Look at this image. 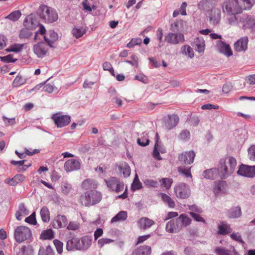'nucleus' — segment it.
<instances>
[{"label": "nucleus", "mask_w": 255, "mask_h": 255, "mask_svg": "<svg viewBox=\"0 0 255 255\" xmlns=\"http://www.w3.org/2000/svg\"><path fill=\"white\" fill-rule=\"evenodd\" d=\"M249 39L247 36L241 37L234 44V49L238 52H245L248 48Z\"/></svg>", "instance_id": "obj_17"}, {"label": "nucleus", "mask_w": 255, "mask_h": 255, "mask_svg": "<svg viewBox=\"0 0 255 255\" xmlns=\"http://www.w3.org/2000/svg\"><path fill=\"white\" fill-rule=\"evenodd\" d=\"M102 198L100 192L92 190L86 192L80 196V201L82 205L89 207L99 203Z\"/></svg>", "instance_id": "obj_2"}, {"label": "nucleus", "mask_w": 255, "mask_h": 255, "mask_svg": "<svg viewBox=\"0 0 255 255\" xmlns=\"http://www.w3.org/2000/svg\"><path fill=\"white\" fill-rule=\"evenodd\" d=\"M142 42V39L140 38H132L127 45L128 48H132L135 45H140Z\"/></svg>", "instance_id": "obj_54"}, {"label": "nucleus", "mask_w": 255, "mask_h": 255, "mask_svg": "<svg viewBox=\"0 0 255 255\" xmlns=\"http://www.w3.org/2000/svg\"><path fill=\"white\" fill-rule=\"evenodd\" d=\"M16 255H34V251L30 246H24L18 249Z\"/></svg>", "instance_id": "obj_40"}, {"label": "nucleus", "mask_w": 255, "mask_h": 255, "mask_svg": "<svg viewBox=\"0 0 255 255\" xmlns=\"http://www.w3.org/2000/svg\"><path fill=\"white\" fill-rule=\"evenodd\" d=\"M114 242V240L108 239V238H102L98 241V245L99 248H101L103 247L105 245L110 244Z\"/></svg>", "instance_id": "obj_53"}, {"label": "nucleus", "mask_w": 255, "mask_h": 255, "mask_svg": "<svg viewBox=\"0 0 255 255\" xmlns=\"http://www.w3.org/2000/svg\"><path fill=\"white\" fill-rule=\"evenodd\" d=\"M202 175L206 179H214L218 177L220 178V171L218 167L212 168L204 171Z\"/></svg>", "instance_id": "obj_24"}, {"label": "nucleus", "mask_w": 255, "mask_h": 255, "mask_svg": "<svg viewBox=\"0 0 255 255\" xmlns=\"http://www.w3.org/2000/svg\"><path fill=\"white\" fill-rule=\"evenodd\" d=\"M26 82V79L22 76L17 75L13 81L12 85L14 87H18Z\"/></svg>", "instance_id": "obj_49"}, {"label": "nucleus", "mask_w": 255, "mask_h": 255, "mask_svg": "<svg viewBox=\"0 0 255 255\" xmlns=\"http://www.w3.org/2000/svg\"><path fill=\"white\" fill-rule=\"evenodd\" d=\"M181 53L190 59L193 58L194 56L193 49L189 45H185L181 47Z\"/></svg>", "instance_id": "obj_38"}, {"label": "nucleus", "mask_w": 255, "mask_h": 255, "mask_svg": "<svg viewBox=\"0 0 255 255\" xmlns=\"http://www.w3.org/2000/svg\"><path fill=\"white\" fill-rule=\"evenodd\" d=\"M248 156L251 160L255 161V145H253L248 149Z\"/></svg>", "instance_id": "obj_59"}, {"label": "nucleus", "mask_w": 255, "mask_h": 255, "mask_svg": "<svg viewBox=\"0 0 255 255\" xmlns=\"http://www.w3.org/2000/svg\"><path fill=\"white\" fill-rule=\"evenodd\" d=\"M25 179V177L21 174H16L12 178H7L4 179V183L10 186H15L18 184L23 182Z\"/></svg>", "instance_id": "obj_23"}, {"label": "nucleus", "mask_w": 255, "mask_h": 255, "mask_svg": "<svg viewBox=\"0 0 255 255\" xmlns=\"http://www.w3.org/2000/svg\"><path fill=\"white\" fill-rule=\"evenodd\" d=\"M48 46L46 43L38 42L33 45V51L37 57L42 58L46 55L48 50Z\"/></svg>", "instance_id": "obj_10"}, {"label": "nucleus", "mask_w": 255, "mask_h": 255, "mask_svg": "<svg viewBox=\"0 0 255 255\" xmlns=\"http://www.w3.org/2000/svg\"><path fill=\"white\" fill-rule=\"evenodd\" d=\"M156 142L153 151V157L158 160H162L160 153H164L166 152L165 147L159 141V137L157 132L155 134Z\"/></svg>", "instance_id": "obj_11"}, {"label": "nucleus", "mask_w": 255, "mask_h": 255, "mask_svg": "<svg viewBox=\"0 0 255 255\" xmlns=\"http://www.w3.org/2000/svg\"><path fill=\"white\" fill-rule=\"evenodd\" d=\"M215 47L219 52L224 54L227 57H230L233 55L230 45L221 40L217 41Z\"/></svg>", "instance_id": "obj_14"}, {"label": "nucleus", "mask_w": 255, "mask_h": 255, "mask_svg": "<svg viewBox=\"0 0 255 255\" xmlns=\"http://www.w3.org/2000/svg\"><path fill=\"white\" fill-rule=\"evenodd\" d=\"M116 170L124 177H128L130 174V168L128 164L125 162H120L117 164Z\"/></svg>", "instance_id": "obj_21"}, {"label": "nucleus", "mask_w": 255, "mask_h": 255, "mask_svg": "<svg viewBox=\"0 0 255 255\" xmlns=\"http://www.w3.org/2000/svg\"><path fill=\"white\" fill-rule=\"evenodd\" d=\"M144 184L148 187L156 188L158 186V182L153 179H147L144 180Z\"/></svg>", "instance_id": "obj_58"}, {"label": "nucleus", "mask_w": 255, "mask_h": 255, "mask_svg": "<svg viewBox=\"0 0 255 255\" xmlns=\"http://www.w3.org/2000/svg\"><path fill=\"white\" fill-rule=\"evenodd\" d=\"M160 196L162 201L166 204L168 206L171 208H173L175 206V202L173 199L168 195L165 193H160Z\"/></svg>", "instance_id": "obj_39"}, {"label": "nucleus", "mask_w": 255, "mask_h": 255, "mask_svg": "<svg viewBox=\"0 0 255 255\" xmlns=\"http://www.w3.org/2000/svg\"><path fill=\"white\" fill-rule=\"evenodd\" d=\"M38 13L44 22L52 23L58 19V14L56 10L45 5L40 6L38 10Z\"/></svg>", "instance_id": "obj_3"}, {"label": "nucleus", "mask_w": 255, "mask_h": 255, "mask_svg": "<svg viewBox=\"0 0 255 255\" xmlns=\"http://www.w3.org/2000/svg\"><path fill=\"white\" fill-rule=\"evenodd\" d=\"M222 10L226 15H236L241 13V7L238 0H226L223 3Z\"/></svg>", "instance_id": "obj_4"}, {"label": "nucleus", "mask_w": 255, "mask_h": 255, "mask_svg": "<svg viewBox=\"0 0 255 255\" xmlns=\"http://www.w3.org/2000/svg\"><path fill=\"white\" fill-rule=\"evenodd\" d=\"M52 119L55 125L58 128L64 127L68 125L71 122V117L68 115H63L61 113L53 114Z\"/></svg>", "instance_id": "obj_8"}, {"label": "nucleus", "mask_w": 255, "mask_h": 255, "mask_svg": "<svg viewBox=\"0 0 255 255\" xmlns=\"http://www.w3.org/2000/svg\"><path fill=\"white\" fill-rule=\"evenodd\" d=\"M72 188L71 185L68 183H63L61 185L62 192L67 194L70 192Z\"/></svg>", "instance_id": "obj_61"}, {"label": "nucleus", "mask_w": 255, "mask_h": 255, "mask_svg": "<svg viewBox=\"0 0 255 255\" xmlns=\"http://www.w3.org/2000/svg\"><path fill=\"white\" fill-rule=\"evenodd\" d=\"M87 31V29L84 27H75L73 28L72 33L76 38L82 37Z\"/></svg>", "instance_id": "obj_42"}, {"label": "nucleus", "mask_w": 255, "mask_h": 255, "mask_svg": "<svg viewBox=\"0 0 255 255\" xmlns=\"http://www.w3.org/2000/svg\"><path fill=\"white\" fill-rule=\"evenodd\" d=\"M208 17L210 22L213 25L219 23L221 20V11L218 8L213 7L208 11Z\"/></svg>", "instance_id": "obj_16"}, {"label": "nucleus", "mask_w": 255, "mask_h": 255, "mask_svg": "<svg viewBox=\"0 0 255 255\" xmlns=\"http://www.w3.org/2000/svg\"><path fill=\"white\" fill-rule=\"evenodd\" d=\"M54 237L53 232L51 229L43 231L40 235V239L43 240H51Z\"/></svg>", "instance_id": "obj_47"}, {"label": "nucleus", "mask_w": 255, "mask_h": 255, "mask_svg": "<svg viewBox=\"0 0 255 255\" xmlns=\"http://www.w3.org/2000/svg\"><path fill=\"white\" fill-rule=\"evenodd\" d=\"M226 182L224 181H218L214 182L213 192L216 196L223 194L225 192Z\"/></svg>", "instance_id": "obj_25"}, {"label": "nucleus", "mask_w": 255, "mask_h": 255, "mask_svg": "<svg viewBox=\"0 0 255 255\" xmlns=\"http://www.w3.org/2000/svg\"><path fill=\"white\" fill-rule=\"evenodd\" d=\"M195 154L193 151L186 152L180 154L178 159L180 161L186 164H190L193 162Z\"/></svg>", "instance_id": "obj_22"}, {"label": "nucleus", "mask_w": 255, "mask_h": 255, "mask_svg": "<svg viewBox=\"0 0 255 255\" xmlns=\"http://www.w3.org/2000/svg\"><path fill=\"white\" fill-rule=\"evenodd\" d=\"M177 219L179 224L181 225V228L187 226L191 224V219L185 214H181Z\"/></svg>", "instance_id": "obj_43"}, {"label": "nucleus", "mask_w": 255, "mask_h": 255, "mask_svg": "<svg viewBox=\"0 0 255 255\" xmlns=\"http://www.w3.org/2000/svg\"><path fill=\"white\" fill-rule=\"evenodd\" d=\"M68 220L65 216L58 215L52 221L53 227L55 229H60L67 225Z\"/></svg>", "instance_id": "obj_20"}, {"label": "nucleus", "mask_w": 255, "mask_h": 255, "mask_svg": "<svg viewBox=\"0 0 255 255\" xmlns=\"http://www.w3.org/2000/svg\"><path fill=\"white\" fill-rule=\"evenodd\" d=\"M240 22L243 23L245 28L253 29L255 26V19L250 15L243 14L240 16Z\"/></svg>", "instance_id": "obj_15"}, {"label": "nucleus", "mask_w": 255, "mask_h": 255, "mask_svg": "<svg viewBox=\"0 0 255 255\" xmlns=\"http://www.w3.org/2000/svg\"><path fill=\"white\" fill-rule=\"evenodd\" d=\"M32 236L31 230L27 227L20 226L14 230V237L15 241L19 243L29 239Z\"/></svg>", "instance_id": "obj_5"}, {"label": "nucleus", "mask_w": 255, "mask_h": 255, "mask_svg": "<svg viewBox=\"0 0 255 255\" xmlns=\"http://www.w3.org/2000/svg\"><path fill=\"white\" fill-rule=\"evenodd\" d=\"M148 135L146 132H142L137 139V143L141 146H145L149 144Z\"/></svg>", "instance_id": "obj_36"}, {"label": "nucleus", "mask_w": 255, "mask_h": 255, "mask_svg": "<svg viewBox=\"0 0 255 255\" xmlns=\"http://www.w3.org/2000/svg\"><path fill=\"white\" fill-rule=\"evenodd\" d=\"M28 214L29 212L24 204L21 203L18 206V210L15 213V217L17 220L20 221L23 217L27 215Z\"/></svg>", "instance_id": "obj_33"}, {"label": "nucleus", "mask_w": 255, "mask_h": 255, "mask_svg": "<svg viewBox=\"0 0 255 255\" xmlns=\"http://www.w3.org/2000/svg\"><path fill=\"white\" fill-rule=\"evenodd\" d=\"M0 60L4 62H14L16 61V59L13 58V55L9 54L5 56L0 57Z\"/></svg>", "instance_id": "obj_60"}, {"label": "nucleus", "mask_w": 255, "mask_h": 255, "mask_svg": "<svg viewBox=\"0 0 255 255\" xmlns=\"http://www.w3.org/2000/svg\"><path fill=\"white\" fill-rule=\"evenodd\" d=\"M58 38L57 33L53 30H49L48 32L47 35L44 37L45 42L50 47H52L53 46V45L54 42L58 39Z\"/></svg>", "instance_id": "obj_30"}, {"label": "nucleus", "mask_w": 255, "mask_h": 255, "mask_svg": "<svg viewBox=\"0 0 255 255\" xmlns=\"http://www.w3.org/2000/svg\"><path fill=\"white\" fill-rule=\"evenodd\" d=\"M53 243L58 253L61 254L63 252V243L58 240H54Z\"/></svg>", "instance_id": "obj_56"}, {"label": "nucleus", "mask_w": 255, "mask_h": 255, "mask_svg": "<svg viewBox=\"0 0 255 255\" xmlns=\"http://www.w3.org/2000/svg\"><path fill=\"white\" fill-rule=\"evenodd\" d=\"M78 238L70 237L67 239L66 249L68 251H78Z\"/></svg>", "instance_id": "obj_27"}, {"label": "nucleus", "mask_w": 255, "mask_h": 255, "mask_svg": "<svg viewBox=\"0 0 255 255\" xmlns=\"http://www.w3.org/2000/svg\"><path fill=\"white\" fill-rule=\"evenodd\" d=\"M81 163L78 160L70 159L67 160L64 165V168L66 172L77 170L80 168Z\"/></svg>", "instance_id": "obj_18"}, {"label": "nucleus", "mask_w": 255, "mask_h": 255, "mask_svg": "<svg viewBox=\"0 0 255 255\" xmlns=\"http://www.w3.org/2000/svg\"><path fill=\"white\" fill-rule=\"evenodd\" d=\"M25 44L16 43L10 45L6 49L7 52L18 53L23 49Z\"/></svg>", "instance_id": "obj_45"}, {"label": "nucleus", "mask_w": 255, "mask_h": 255, "mask_svg": "<svg viewBox=\"0 0 255 255\" xmlns=\"http://www.w3.org/2000/svg\"><path fill=\"white\" fill-rule=\"evenodd\" d=\"M87 0H85L83 2L84 9L85 10L91 12L93 9H97V6L95 4L89 5L87 4Z\"/></svg>", "instance_id": "obj_63"}, {"label": "nucleus", "mask_w": 255, "mask_h": 255, "mask_svg": "<svg viewBox=\"0 0 255 255\" xmlns=\"http://www.w3.org/2000/svg\"><path fill=\"white\" fill-rule=\"evenodd\" d=\"M255 3V0H242L240 4L241 7V12L243 10L251 9Z\"/></svg>", "instance_id": "obj_41"}, {"label": "nucleus", "mask_w": 255, "mask_h": 255, "mask_svg": "<svg viewBox=\"0 0 255 255\" xmlns=\"http://www.w3.org/2000/svg\"><path fill=\"white\" fill-rule=\"evenodd\" d=\"M174 192L179 199H186L191 194L189 186L185 183H177L174 187Z\"/></svg>", "instance_id": "obj_7"}, {"label": "nucleus", "mask_w": 255, "mask_h": 255, "mask_svg": "<svg viewBox=\"0 0 255 255\" xmlns=\"http://www.w3.org/2000/svg\"><path fill=\"white\" fill-rule=\"evenodd\" d=\"M82 188L84 190L95 189L97 187V183L92 179H87L82 182Z\"/></svg>", "instance_id": "obj_35"}, {"label": "nucleus", "mask_w": 255, "mask_h": 255, "mask_svg": "<svg viewBox=\"0 0 255 255\" xmlns=\"http://www.w3.org/2000/svg\"><path fill=\"white\" fill-rule=\"evenodd\" d=\"M237 166V160L232 156H226L221 158L218 165L220 171V178L226 179L232 174Z\"/></svg>", "instance_id": "obj_1"}, {"label": "nucleus", "mask_w": 255, "mask_h": 255, "mask_svg": "<svg viewBox=\"0 0 255 255\" xmlns=\"http://www.w3.org/2000/svg\"><path fill=\"white\" fill-rule=\"evenodd\" d=\"M239 175L253 178L255 176V165L249 166L245 164H241L237 171Z\"/></svg>", "instance_id": "obj_9"}, {"label": "nucleus", "mask_w": 255, "mask_h": 255, "mask_svg": "<svg viewBox=\"0 0 255 255\" xmlns=\"http://www.w3.org/2000/svg\"><path fill=\"white\" fill-rule=\"evenodd\" d=\"M159 181L161 183V186L164 187L166 190L170 188L173 183V180L169 178H162Z\"/></svg>", "instance_id": "obj_48"}, {"label": "nucleus", "mask_w": 255, "mask_h": 255, "mask_svg": "<svg viewBox=\"0 0 255 255\" xmlns=\"http://www.w3.org/2000/svg\"><path fill=\"white\" fill-rule=\"evenodd\" d=\"M182 229L178 219H173L169 221L166 226V231L170 233H176Z\"/></svg>", "instance_id": "obj_19"}, {"label": "nucleus", "mask_w": 255, "mask_h": 255, "mask_svg": "<svg viewBox=\"0 0 255 255\" xmlns=\"http://www.w3.org/2000/svg\"><path fill=\"white\" fill-rule=\"evenodd\" d=\"M40 216L42 220L44 222H48L50 220V212L46 207H43L40 210Z\"/></svg>", "instance_id": "obj_46"}, {"label": "nucleus", "mask_w": 255, "mask_h": 255, "mask_svg": "<svg viewBox=\"0 0 255 255\" xmlns=\"http://www.w3.org/2000/svg\"><path fill=\"white\" fill-rule=\"evenodd\" d=\"M190 132L187 129L183 130L179 134V138L182 140H186L190 137Z\"/></svg>", "instance_id": "obj_62"}, {"label": "nucleus", "mask_w": 255, "mask_h": 255, "mask_svg": "<svg viewBox=\"0 0 255 255\" xmlns=\"http://www.w3.org/2000/svg\"><path fill=\"white\" fill-rule=\"evenodd\" d=\"M179 122V118L177 115H173L168 116L166 120L164 127L167 129L170 130L176 126Z\"/></svg>", "instance_id": "obj_28"}, {"label": "nucleus", "mask_w": 255, "mask_h": 255, "mask_svg": "<svg viewBox=\"0 0 255 255\" xmlns=\"http://www.w3.org/2000/svg\"><path fill=\"white\" fill-rule=\"evenodd\" d=\"M135 79L138 80L144 84L147 83L148 78L147 77L143 74H139L135 76Z\"/></svg>", "instance_id": "obj_64"}, {"label": "nucleus", "mask_w": 255, "mask_h": 255, "mask_svg": "<svg viewBox=\"0 0 255 255\" xmlns=\"http://www.w3.org/2000/svg\"><path fill=\"white\" fill-rule=\"evenodd\" d=\"M241 215V209L239 206L232 207L227 212V216L230 218H239Z\"/></svg>", "instance_id": "obj_37"}, {"label": "nucleus", "mask_w": 255, "mask_h": 255, "mask_svg": "<svg viewBox=\"0 0 255 255\" xmlns=\"http://www.w3.org/2000/svg\"><path fill=\"white\" fill-rule=\"evenodd\" d=\"M21 15V13L20 11L18 10L11 12L5 18L14 21L17 20L20 18Z\"/></svg>", "instance_id": "obj_50"}, {"label": "nucleus", "mask_w": 255, "mask_h": 255, "mask_svg": "<svg viewBox=\"0 0 255 255\" xmlns=\"http://www.w3.org/2000/svg\"><path fill=\"white\" fill-rule=\"evenodd\" d=\"M230 225L226 222H221L218 226V234L224 235L231 233Z\"/></svg>", "instance_id": "obj_34"}, {"label": "nucleus", "mask_w": 255, "mask_h": 255, "mask_svg": "<svg viewBox=\"0 0 255 255\" xmlns=\"http://www.w3.org/2000/svg\"><path fill=\"white\" fill-rule=\"evenodd\" d=\"M108 189L113 192L119 193L124 189V183L116 177H110L104 180Z\"/></svg>", "instance_id": "obj_6"}, {"label": "nucleus", "mask_w": 255, "mask_h": 255, "mask_svg": "<svg viewBox=\"0 0 255 255\" xmlns=\"http://www.w3.org/2000/svg\"><path fill=\"white\" fill-rule=\"evenodd\" d=\"M193 46L196 52L199 53H203L205 49L204 39L202 37L196 38L194 40Z\"/></svg>", "instance_id": "obj_26"}, {"label": "nucleus", "mask_w": 255, "mask_h": 255, "mask_svg": "<svg viewBox=\"0 0 255 255\" xmlns=\"http://www.w3.org/2000/svg\"><path fill=\"white\" fill-rule=\"evenodd\" d=\"M138 224L141 229H146L154 225V222L148 218L143 217L138 220Z\"/></svg>", "instance_id": "obj_32"}, {"label": "nucleus", "mask_w": 255, "mask_h": 255, "mask_svg": "<svg viewBox=\"0 0 255 255\" xmlns=\"http://www.w3.org/2000/svg\"><path fill=\"white\" fill-rule=\"evenodd\" d=\"M92 241V238L89 236L78 238V251L82 252L87 251L91 246Z\"/></svg>", "instance_id": "obj_13"}, {"label": "nucleus", "mask_w": 255, "mask_h": 255, "mask_svg": "<svg viewBox=\"0 0 255 255\" xmlns=\"http://www.w3.org/2000/svg\"><path fill=\"white\" fill-rule=\"evenodd\" d=\"M35 216V213H32L29 217L25 218V222L30 224L35 225L37 224Z\"/></svg>", "instance_id": "obj_57"}, {"label": "nucleus", "mask_w": 255, "mask_h": 255, "mask_svg": "<svg viewBox=\"0 0 255 255\" xmlns=\"http://www.w3.org/2000/svg\"><path fill=\"white\" fill-rule=\"evenodd\" d=\"M215 253L217 255H230V251L223 247H217L215 249Z\"/></svg>", "instance_id": "obj_52"}, {"label": "nucleus", "mask_w": 255, "mask_h": 255, "mask_svg": "<svg viewBox=\"0 0 255 255\" xmlns=\"http://www.w3.org/2000/svg\"><path fill=\"white\" fill-rule=\"evenodd\" d=\"M80 224L78 221H70L67 226V229L68 230L75 231L78 230L80 228Z\"/></svg>", "instance_id": "obj_51"}, {"label": "nucleus", "mask_w": 255, "mask_h": 255, "mask_svg": "<svg viewBox=\"0 0 255 255\" xmlns=\"http://www.w3.org/2000/svg\"><path fill=\"white\" fill-rule=\"evenodd\" d=\"M151 247L147 246H142L135 250L131 255H150Z\"/></svg>", "instance_id": "obj_31"}, {"label": "nucleus", "mask_w": 255, "mask_h": 255, "mask_svg": "<svg viewBox=\"0 0 255 255\" xmlns=\"http://www.w3.org/2000/svg\"><path fill=\"white\" fill-rule=\"evenodd\" d=\"M165 40L169 43L177 44L184 41V36L181 33H168L165 37Z\"/></svg>", "instance_id": "obj_12"}, {"label": "nucleus", "mask_w": 255, "mask_h": 255, "mask_svg": "<svg viewBox=\"0 0 255 255\" xmlns=\"http://www.w3.org/2000/svg\"><path fill=\"white\" fill-rule=\"evenodd\" d=\"M31 34V32L28 29L23 28L20 30L19 37L20 39L28 38Z\"/></svg>", "instance_id": "obj_55"}, {"label": "nucleus", "mask_w": 255, "mask_h": 255, "mask_svg": "<svg viewBox=\"0 0 255 255\" xmlns=\"http://www.w3.org/2000/svg\"><path fill=\"white\" fill-rule=\"evenodd\" d=\"M216 1L215 0H201L198 4L199 9L207 10L209 11V8L216 7Z\"/></svg>", "instance_id": "obj_29"}, {"label": "nucleus", "mask_w": 255, "mask_h": 255, "mask_svg": "<svg viewBox=\"0 0 255 255\" xmlns=\"http://www.w3.org/2000/svg\"><path fill=\"white\" fill-rule=\"evenodd\" d=\"M128 217V214L126 211H122L119 212L115 216H114L112 219L111 222L112 223L122 222L125 221Z\"/></svg>", "instance_id": "obj_44"}]
</instances>
